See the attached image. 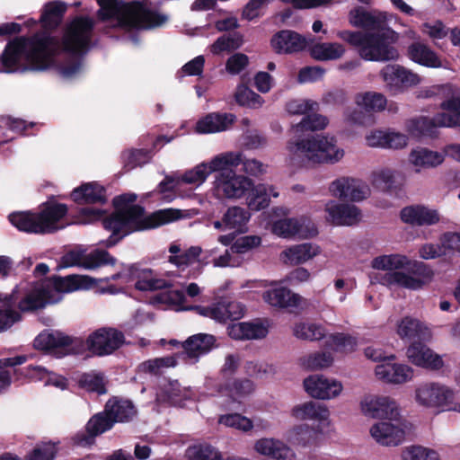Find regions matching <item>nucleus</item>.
Wrapping results in <instances>:
<instances>
[{
	"instance_id": "nucleus-1",
	"label": "nucleus",
	"mask_w": 460,
	"mask_h": 460,
	"mask_svg": "<svg viewBox=\"0 0 460 460\" xmlns=\"http://www.w3.org/2000/svg\"><path fill=\"white\" fill-rule=\"evenodd\" d=\"M94 21L85 16L75 17L66 28L59 40L46 32L36 33L26 39H17L6 45L1 64L4 72L41 71L54 63L55 57L67 53L73 60L60 67V74L71 78L81 71L80 56L91 46Z\"/></svg>"
},
{
	"instance_id": "nucleus-2",
	"label": "nucleus",
	"mask_w": 460,
	"mask_h": 460,
	"mask_svg": "<svg viewBox=\"0 0 460 460\" xmlns=\"http://www.w3.org/2000/svg\"><path fill=\"white\" fill-rule=\"evenodd\" d=\"M136 199L137 195L134 193L114 198L116 211L102 222L104 228L112 233L108 245L115 244L132 232L155 228L181 217V210L175 208L160 209L146 216L141 206L133 204Z\"/></svg>"
},
{
	"instance_id": "nucleus-3",
	"label": "nucleus",
	"mask_w": 460,
	"mask_h": 460,
	"mask_svg": "<svg viewBox=\"0 0 460 460\" xmlns=\"http://www.w3.org/2000/svg\"><path fill=\"white\" fill-rule=\"evenodd\" d=\"M98 18L113 22V27L126 31L148 30L167 22V16L153 12L146 2L127 3L119 0H97Z\"/></svg>"
},
{
	"instance_id": "nucleus-4",
	"label": "nucleus",
	"mask_w": 460,
	"mask_h": 460,
	"mask_svg": "<svg viewBox=\"0 0 460 460\" xmlns=\"http://www.w3.org/2000/svg\"><path fill=\"white\" fill-rule=\"evenodd\" d=\"M337 36L357 49L366 61L387 62L396 60L399 52L394 47L397 33L390 28L379 31H340Z\"/></svg>"
},
{
	"instance_id": "nucleus-5",
	"label": "nucleus",
	"mask_w": 460,
	"mask_h": 460,
	"mask_svg": "<svg viewBox=\"0 0 460 460\" xmlns=\"http://www.w3.org/2000/svg\"><path fill=\"white\" fill-rule=\"evenodd\" d=\"M287 150L290 161L300 166L334 164L344 156V150L337 146L335 137L315 135L304 139H289Z\"/></svg>"
},
{
	"instance_id": "nucleus-6",
	"label": "nucleus",
	"mask_w": 460,
	"mask_h": 460,
	"mask_svg": "<svg viewBox=\"0 0 460 460\" xmlns=\"http://www.w3.org/2000/svg\"><path fill=\"white\" fill-rule=\"evenodd\" d=\"M376 270H389L384 278L387 285H398L406 288H420L431 277V271L422 262L410 263L405 256L382 255L372 261Z\"/></svg>"
},
{
	"instance_id": "nucleus-7",
	"label": "nucleus",
	"mask_w": 460,
	"mask_h": 460,
	"mask_svg": "<svg viewBox=\"0 0 460 460\" xmlns=\"http://www.w3.org/2000/svg\"><path fill=\"white\" fill-rule=\"evenodd\" d=\"M95 284V279L86 275H68L58 278L54 287L40 285L26 294L19 302L21 312L34 311L47 304H54L61 299L60 292H73L77 289H88Z\"/></svg>"
},
{
	"instance_id": "nucleus-8",
	"label": "nucleus",
	"mask_w": 460,
	"mask_h": 460,
	"mask_svg": "<svg viewBox=\"0 0 460 460\" xmlns=\"http://www.w3.org/2000/svg\"><path fill=\"white\" fill-rule=\"evenodd\" d=\"M66 212V205L49 203L37 213H13L9 216V220L20 231L32 234H49L63 228V226H58V222Z\"/></svg>"
},
{
	"instance_id": "nucleus-9",
	"label": "nucleus",
	"mask_w": 460,
	"mask_h": 460,
	"mask_svg": "<svg viewBox=\"0 0 460 460\" xmlns=\"http://www.w3.org/2000/svg\"><path fill=\"white\" fill-rule=\"evenodd\" d=\"M414 400L422 408L444 411L451 409L455 393L441 383L425 382L416 386Z\"/></svg>"
},
{
	"instance_id": "nucleus-10",
	"label": "nucleus",
	"mask_w": 460,
	"mask_h": 460,
	"mask_svg": "<svg viewBox=\"0 0 460 460\" xmlns=\"http://www.w3.org/2000/svg\"><path fill=\"white\" fill-rule=\"evenodd\" d=\"M241 161V152L222 153L215 156L208 164H199L193 169L185 172L181 175V181L186 184L199 186L211 172L223 170L226 167L237 166Z\"/></svg>"
},
{
	"instance_id": "nucleus-11",
	"label": "nucleus",
	"mask_w": 460,
	"mask_h": 460,
	"mask_svg": "<svg viewBox=\"0 0 460 460\" xmlns=\"http://www.w3.org/2000/svg\"><path fill=\"white\" fill-rule=\"evenodd\" d=\"M116 259L107 251L95 249L87 252L85 249L75 248L61 258L60 268L80 267L84 270H95L105 265H114Z\"/></svg>"
},
{
	"instance_id": "nucleus-12",
	"label": "nucleus",
	"mask_w": 460,
	"mask_h": 460,
	"mask_svg": "<svg viewBox=\"0 0 460 460\" xmlns=\"http://www.w3.org/2000/svg\"><path fill=\"white\" fill-rule=\"evenodd\" d=\"M252 181L226 167L219 170L215 179V191L218 198L237 199L243 198L252 189Z\"/></svg>"
},
{
	"instance_id": "nucleus-13",
	"label": "nucleus",
	"mask_w": 460,
	"mask_h": 460,
	"mask_svg": "<svg viewBox=\"0 0 460 460\" xmlns=\"http://www.w3.org/2000/svg\"><path fill=\"white\" fill-rule=\"evenodd\" d=\"M410 429L409 422L403 418L378 421L370 428L373 439L383 447H396L404 441Z\"/></svg>"
},
{
	"instance_id": "nucleus-14",
	"label": "nucleus",
	"mask_w": 460,
	"mask_h": 460,
	"mask_svg": "<svg viewBox=\"0 0 460 460\" xmlns=\"http://www.w3.org/2000/svg\"><path fill=\"white\" fill-rule=\"evenodd\" d=\"M380 76L387 90L394 94L416 86L421 81L418 74L397 64L384 66L380 71Z\"/></svg>"
},
{
	"instance_id": "nucleus-15",
	"label": "nucleus",
	"mask_w": 460,
	"mask_h": 460,
	"mask_svg": "<svg viewBox=\"0 0 460 460\" xmlns=\"http://www.w3.org/2000/svg\"><path fill=\"white\" fill-rule=\"evenodd\" d=\"M124 341L121 332L113 328H100L88 336L85 345L93 354L105 356L118 349Z\"/></svg>"
},
{
	"instance_id": "nucleus-16",
	"label": "nucleus",
	"mask_w": 460,
	"mask_h": 460,
	"mask_svg": "<svg viewBox=\"0 0 460 460\" xmlns=\"http://www.w3.org/2000/svg\"><path fill=\"white\" fill-rule=\"evenodd\" d=\"M34 346L43 350L60 349L64 354L79 353V347H84L80 339H73L57 331L40 333L34 341Z\"/></svg>"
},
{
	"instance_id": "nucleus-17",
	"label": "nucleus",
	"mask_w": 460,
	"mask_h": 460,
	"mask_svg": "<svg viewBox=\"0 0 460 460\" xmlns=\"http://www.w3.org/2000/svg\"><path fill=\"white\" fill-rule=\"evenodd\" d=\"M361 411L374 419L394 420L402 418L397 402L388 396L370 395L361 402Z\"/></svg>"
},
{
	"instance_id": "nucleus-18",
	"label": "nucleus",
	"mask_w": 460,
	"mask_h": 460,
	"mask_svg": "<svg viewBox=\"0 0 460 460\" xmlns=\"http://www.w3.org/2000/svg\"><path fill=\"white\" fill-rule=\"evenodd\" d=\"M459 123L457 117L442 112L434 118L419 117L407 121L406 128L413 137L432 136L438 127H453Z\"/></svg>"
},
{
	"instance_id": "nucleus-19",
	"label": "nucleus",
	"mask_w": 460,
	"mask_h": 460,
	"mask_svg": "<svg viewBox=\"0 0 460 460\" xmlns=\"http://www.w3.org/2000/svg\"><path fill=\"white\" fill-rule=\"evenodd\" d=\"M331 193L341 199L360 201L369 195L368 186L358 179L341 177L330 185Z\"/></svg>"
},
{
	"instance_id": "nucleus-20",
	"label": "nucleus",
	"mask_w": 460,
	"mask_h": 460,
	"mask_svg": "<svg viewBox=\"0 0 460 460\" xmlns=\"http://www.w3.org/2000/svg\"><path fill=\"white\" fill-rule=\"evenodd\" d=\"M306 393L313 398L330 400L337 397L342 391L341 382L329 379L323 375H312L304 380Z\"/></svg>"
},
{
	"instance_id": "nucleus-21",
	"label": "nucleus",
	"mask_w": 460,
	"mask_h": 460,
	"mask_svg": "<svg viewBox=\"0 0 460 460\" xmlns=\"http://www.w3.org/2000/svg\"><path fill=\"white\" fill-rule=\"evenodd\" d=\"M313 40V36L305 37L294 31L283 30L272 37L270 43L278 54H291L305 49Z\"/></svg>"
},
{
	"instance_id": "nucleus-22",
	"label": "nucleus",
	"mask_w": 460,
	"mask_h": 460,
	"mask_svg": "<svg viewBox=\"0 0 460 460\" xmlns=\"http://www.w3.org/2000/svg\"><path fill=\"white\" fill-rule=\"evenodd\" d=\"M195 308L201 315L212 318L220 323H225L228 320H238L244 315L245 310L242 303L226 299L212 306Z\"/></svg>"
},
{
	"instance_id": "nucleus-23",
	"label": "nucleus",
	"mask_w": 460,
	"mask_h": 460,
	"mask_svg": "<svg viewBox=\"0 0 460 460\" xmlns=\"http://www.w3.org/2000/svg\"><path fill=\"white\" fill-rule=\"evenodd\" d=\"M170 255L167 258L169 263L179 269H184L194 263H199L200 272L201 269L208 263L200 258L202 249L200 246H190L183 249L180 243H172L168 247Z\"/></svg>"
},
{
	"instance_id": "nucleus-24",
	"label": "nucleus",
	"mask_w": 460,
	"mask_h": 460,
	"mask_svg": "<svg viewBox=\"0 0 460 460\" xmlns=\"http://www.w3.org/2000/svg\"><path fill=\"white\" fill-rule=\"evenodd\" d=\"M375 375L377 379L385 383L402 385L412 379L413 371L408 365L392 362L388 359L376 365Z\"/></svg>"
},
{
	"instance_id": "nucleus-25",
	"label": "nucleus",
	"mask_w": 460,
	"mask_h": 460,
	"mask_svg": "<svg viewBox=\"0 0 460 460\" xmlns=\"http://www.w3.org/2000/svg\"><path fill=\"white\" fill-rule=\"evenodd\" d=\"M114 425V420L110 414L102 412L93 415L87 422L85 431L77 433L75 436V442L82 447L93 444L95 437L111 429Z\"/></svg>"
},
{
	"instance_id": "nucleus-26",
	"label": "nucleus",
	"mask_w": 460,
	"mask_h": 460,
	"mask_svg": "<svg viewBox=\"0 0 460 460\" xmlns=\"http://www.w3.org/2000/svg\"><path fill=\"white\" fill-rule=\"evenodd\" d=\"M253 448L261 456L274 460H295L296 453L283 440L274 438H262L255 441Z\"/></svg>"
},
{
	"instance_id": "nucleus-27",
	"label": "nucleus",
	"mask_w": 460,
	"mask_h": 460,
	"mask_svg": "<svg viewBox=\"0 0 460 460\" xmlns=\"http://www.w3.org/2000/svg\"><path fill=\"white\" fill-rule=\"evenodd\" d=\"M407 357L412 364L421 367L438 370L443 367L441 357L420 341H414L409 346Z\"/></svg>"
},
{
	"instance_id": "nucleus-28",
	"label": "nucleus",
	"mask_w": 460,
	"mask_h": 460,
	"mask_svg": "<svg viewBox=\"0 0 460 460\" xmlns=\"http://www.w3.org/2000/svg\"><path fill=\"white\" fill-rule=\"evenodd\" d=\"M400 217L403 223L418 226L435 225L440 220L438 210L423 205L405 207L401 210Z\"/></svg>"
},
{
	"instance_id": "nucleus-29",
	"label": "nucleus",
	"mask_w": 460,
	"mask_h": 460,
	"mask_svg": "<svg viewBox=\"0 0 460 460\" xmlns=\"http://www.w3.org/2000/svg\"><path fill=\"white\" fill-rule=\"evenodd\" d=\"M325 210L329 215V220L337 226H353L362 218L360 210L353 204L331 201L326 204Z\"/></svg>"
},
{
	"instance_id": "nucleus-30",
	"label": "nucleus",
	"mask_w": 460,
	"mask_h": 460,
	"mask_svg": "<svg viewBox=\"0 0 460 460\" xmlns=\"http://www.w3.org/2000/svg\"><path fill=\"white\" fill-rule=\"evenodd\" d=\"M232 113L211 112L199 119L196 131L199 134H213L229 129L235 121Z\"/></svg>"
},
{
	"instance_id": "nucleus-31",
	"label": "nucleus",
	"mask_w": 460,
	"mask_h": 460,
	"mask_svg": "<svg viewBox=\"0 0 460 460\" xmlns=\"http://www.w3.org/2000/svg\"><path fill=\"white\" fill-rule=\"evenodd\" d=\"M227 332L234 340H259L267 336L269 329L261 321L242 322L228 326Z\"/></svg>"
},
{
	"instance_id": "nucleus-32",
	"label": "nucleus",
	"mask_w": 460,
	"mask_h": 460,
	"mask_svg": "<svg viewBox=\"0 0 460 460\" xmlns=\"http://www.w3.org/2000/svg\"><path fill=\"white\" fill-rule=\"evenodd\" d=\"M349 22L365 31H379L388 29L385 19L374 12L366 11L362 7L354 8L349 12Z\"/></svg>"
},
{
	"instance_id": "nucleus-33",
	"label": "nucleus",
	"mask_w": 460,
	"mask_h": 460,
	"mask_svg": "<svg viewBox=\"0 0 460 460\" xmlns=\"http://www.w3.org/2000/svg\"><path fill=\"white\" fill-rule=\"evenodd\" d=\"M216 345V338L211 334L198 333L189 337L182 344L188 358L196 362L198 358L208 353Z\"/></svg>"
},
{
	"instance_id": "nucleus-34",
	"label": "nucleus",
	"mask_w": 460,
	"mask_h": 460,
	"mask_svg": "<svg viewBox=\"0 0 460 460\" xmlns=\"http://www.w3.org/2000/svg\"><path fill=\"white\" fill-rule=\"evenodd\" d=\"M73 200L78 204H100L106 203V190L97 182H88L75 189L71 193Z\"/></svg>"
},
{
	"instance_id": "nucleus-35",
	"label": "nucleus",
	"mask_w": 460,
	"mask_h": 460,
	"mask_svg": "<svg viewBox=\"0 0 460 460\" xmlns=\"http://www.w3.org/2000/svg\"><path fill=\"white\" fill-rule=\"evenodd\" d=\"M263 300L278 308L297 307L302 297L283 287L268 289L262 294Z\"/></svg>"
},
{
	"instance_id": "nucleus-36",
	"label": "nucleus",
	"mask_w": 460,
	"mask_h": 460,
	"mask_svg": "<svg viewBox=\"0 0 460 460\" xmlns=\"http://www.w3.org/2000/svg\"><path fill=\"white\" fill-rule=\"evenodd\" d=\"M17 300L15 292L10 295L0 294V332H6L22 320L21 314L15 309Z\"/></svg>"
},
{
	"instance_id": "nucleus-37",
	"label": "nucleus",
	"mask_w": 460,
	"mask_h": 460,
	"mask_svg": "<svg viewBox=\"0 0 460 460\" xmlns=\"http://www.w3.org/2000/svg\"><path fill=\"white\" fill-rule=\"evenodd\" d=\"M291 414L297 420H309L320 423L327 422L330 417V411L324 404L312 401L296 405Z\"/></svg>"
},
{
	"instance_id": "nucleus-38",
	"label": "nucleus",
	"mask_w": 460,
	"mask_h": 460,
	"mask_svg": "<svg viewBox=\"0 0 460 460\" xmlns=\"http://www.w3.org/2000/svg\"><path fill=\"white\" fill-rule=\"evenodd\" d=\"M320 247L314 243H305L292 245L281 252L286 263L298 265L308 261L320 253Z\"/></svg>"
},
{
	"instance_id": "nucleus-39",
	"label": "nucleus",
	"mask_w": 460,
	"mask_h": 460,
	"mask_svg": "<svg viewBox=\"0 0 460 460\" xmlns=\"http://www.w3.org/2000/svg\"><path fill=\"white\" fill-rule=\"evenodd\" d=\"M407 55L411 60L428 67H440L441 61L438 55L425 43L414 41L409 45Z\"/></svg>"
},
{
	"instance_id": "nucleus-40",
	"label": "nucleus",
	"mask_w": 460,
	"mask_h": 460,
	"mask_svg": "<svg viewBox=\"0 0 460 460\" xmlns=\"http://www.w3.org/2000/svg\"><path fill=\"white\" fill-rule=\"evenodd\" d=\"M432 94H441L446 98L440 103V107L444 111L452 112L448 116L457 117L459 123L455 124L453 127L460 126V94L459 89L452 84H445L442 86L435 87L432 90Z\"/></svg>"
},
{
	"instance_id": "nucleus-41",
	"label": "nucleus",
	"mask_w": 460,
	"mask_h": 460,
	"mask_svg": "<svg viewBox=\"0 0 460 460\" xmlns=\"http://www.w3.org/2000/svg\"><path fill=\"white\" fill-rule=\"evenodd\" d=\"M444 160L445 156L443 154L422 147L413 149L409 155V161L417 168V172L421 168L437 167L441 164Z\"/></svg>"
},
{
	"instance_id": "nucleus-42",
	"label": "nucleus",
	"mask_w": 460,
	"mask_h": 460,
	"mask_svg": "<svg viewBox=\"0 0 460 460\" xmlns=\"http://www.w3.org/2000/svg\"><path fill=\"white\" fill-rule=\"evenodd\" d=\"M397 333L402 339L426 341L430 332L419 320L411 317L402 319L398 324Z\"/></svg>"
},
{
	"instance_id": "nucleus-43",
	"label": "nucleus",
	"mask_w": 460,
	"mask_h": 460,
	"mask_svg": "<svg viewBox=\"0 0 460 460\" xmlns=\"http://www.w3.org/2000/svg\"><path fill=\"white\" fill-rule=\"evenodd\" d=\"M358 108L371 114L384 111L387 105L386 97L377 92L358 93L354 97Z\"/></svg>"
},
{
	"instance_id": "nucleus-44",
	"label": "nucleus",
	"mask_w": 460,
	"mask_h": 460,
	"mask_svg": "<svg viewBox=\"0 0 460 460\" xmlns=\"http://www.w3.org/2000/svg\"><path fill=\"white\" fill-rule=\"evenodd\" d=\"M105 413L110 414L114 423L125 422L135 416L136 410L130 401L112 398L105 404Z\"/></svg>"
},
{
	"instance_id": "nucleus-45",
	"label": "nucleus",
	"mask_w": 460,
	"mask_h": 460,
	"mask_svg": "<svg viewBox=\"0 0 460 460\" xmlns=\"http://www.w3.org/2000/svg\"><path fill=\"white\" fill-rule=\"evenodd\" d=\"M285 438L288 443L297 447H308L314 444L316 432L307 424H299L289 429Z\"/></svg>"
},
{
	"instance_id": "nucleus-46",
	"label": "nucleus",
	"mask_w": 460,
	"mask_h": 460,
	"mask_svg": "<svg viewBox=\"0 0 460 460\" xmlns=\"http://www.w3.org/2000/svg\"><path fill=\"white\" fill-rule=\"evenodd\" d=\"M220 392H226L234 400L244 398L255 390V385L248 378H232L220 385Z\"/></svg>"
},
{
	"instance_id": "nucleus-47",
	"label": "nucleus",
	"mask_w": 460,
	"mask_h": 460,
	"mask_svg": "<svg viewBox=\"0 0 460 460\" xmlns=\"http://www.w3.org/2000/svg\"><path fill=\"white\" fill-rule=\"evenodd\" d=\"M308 46L312 58L320 61L335 60L345 53V48L340 43H315Z\"/></svg>"
},
{
	"instance_id": "nucleus-48",
	"label": "nucleus",
	"mask_w": 460,
	"mask_h": 460,
	"mask_svg": "<svg viewBox=\"0 0 460 460\" xmlns=\"http://www.w3.org/2000/svg\"><path fill=\"white\" fill-rule=\"evenodd\" d=\"M66 10V5L63 2L55 1L47 4L40 17L43 27L46 29L58 27L62 21Z\"/></svg>"
},
{
	"instance_id": "nucleus-49",
	"label": "nucleus",
	"mask_w": 460,
	"mask_h": 460,
	"mask_svg": "<svg viewBox=\"0 0 460 460\" xmlns=\"http://www.w3.org/2000/svg\"><path fill=\"white\" fill-rule=\"evenodd\" d=\"M304 222L296 218H284L274 222L272 232L284 238H291L296 235L304 237L305 234L303 231Z\"/></svg>"
},
{
	"instance_id": "nucleus-50",
	"label": "nucleus",
	"mask_w": 460,
	"mask_h": 460,
	"mask_svg": "<svg viewBox=\"0 0 460 460\" xmlns=\"http://www.w3.org/2000/svg\"><path fill=\"white\" fill-rule=\"evenodd\" d=\"M243 43V35L239 32L222 35L211 45L210 50L218 55L222 52H231L239 49Z\"/></svg>"
},
{
	"instance_id": "nucleus-51",
	"label": "nucleus",
	"mask_w": 460,
	"mask_h": 460,
	"mask_svg": "<svg viewBox=\"0 0 460 460\" xmlns=\"http://www.w3.org/2000/svg\"><path fill=\"white\" fill-rule=\"evenodd\" d=\"M247 205L251 210L259 211L266 208L270 205V194L268 187L265 184H252L248 191Z\"/></svg>"
},
{
	"instance_id": "nucleus-52",
	"label": "nucleus",
	"mask_w": 460,
	"mask_h": 460,
	"mask_svg": "<svg viewBox=\"0 0 460 460\" xmlns=\"http://www.w3.org/2000/svg\"><path fill=\"white\" fill-rule=\"evenodd\" d=\"M250 218L249 212L241 207H232L223 217V223L229 229L242 230Z\"/></svg>"
},
{
	"instance_id": "nucleus-53",
	"label": "nucleus",
	"mask_w": 460,
	"mask_h": 460,
	"mask_svg": "<svg viewBox=\"0 0 460 460\" xmlns=\"http://www.w3.org/2000/svg\"><path fill=\"white\" fill-rule=\"evenodd\" d=\"M185 456L188 460H221L217 449L208 444H199L189 447Z\"/></svg>"
},
{
	"instance_id": "nucleus-54",
	"label": "nucleus",
	"mask_w": 460,
	"mask_h": 460,
	"mask_svg": "<svg viewBox=\"0 0 460 460\" xmlns=\"http://www.w3.org/2000/svg\"><path fill=\"white\" fill-rule=\"evenodd\" d=\"M24 376L28 378L44 381L45 385H53L55 386H63L64 381L54 374L49 373L46 368L40 366L30 365L24 369Z\"/></svg>"
},
{
	"instance_id": "nucleus-55",
	"label": "nucleus",
	"mask_w": 460,
	"mask_h": 460,
	"mask_svg": "<svg viewBox=\"0 0 460 460\" xmlns=\"http://www.w3.org/2000/svg\"><path fill=\"white\" fill-rule=\"evenodd\" d=\"M26 360V356H16L0 359V394L4 392L12 383V375L7 367L22 365Z\"/></svg>"
},
{
	"instance_id": "nucleus-56",
	"label": "nucleus",
	"mask_w": 460,
	"mask_h": 460,
	"mask_svg": "<svg viewBox=\"0 0 460 460\" xmlns=\"http://www.w3.org/2000/svg\"><path fill=\"white\" fill-rule=\"evenodd\" d=\"M328 123L329 119L327 117L322 114L313 113L305 116L299 123L293 126L292 129L296 132L317 131L324 129Z\"/></svg>"
},
{
	"instance_id": "nucleus-57",
	"label": "nucleus",
	"mask_w": 460,
	"mask_h": 460,
	"mask_svg": "<svg viewBox=\"0 0 460 460\" xmlns=\"http://www.w3.org/2000/svg\"><path fill=\"white\" fill-rule=\"evenodd\" d=\"M333 358L329 352H315L300 358L301 365L309 370H318L330 367Z\"/></svg>"
},
{
	"instance_id": "nucleus-58",
	"label": "nucleus",
	"mask_w": 460,
	"mask_h": 460,
	"mask_svg": "<svg viewBox=\"0 0 460 460\" xmlns=\"http://www.w3.org/2000/svg\"><path fill=\"white\" fill-rule=\"evenodd\" d=\"M184 398H187V392L181 387L177 381H174L165 385L161 393L157 394L156 399L158 402H167L176 405Z\"/></svg>"
},
{
	"instance_id": "nucleus-59",
	"label": "nucleus",
	"mask_w": 460,
	"mask_h": 460,
	"mask_svg": "<svg viewBox=\"0 0 460 460\" xmlns=\"http://www.w3.org/2000/svg\"><path fill=\"white\" fill-rule=\"evenodd\" d=\"M402 460H441L439 454L429 447L411 446L403 449Z\"/></svg>"
},
{
	"instance_id": "nucleus-60",
	"label": "nucleus",
	"mask_w": 460,
	"mask_h": 460,
	"mask_svg": "<svg viewBox=\"0 0 460 460\" xmlns=\"http://www.w3.org/2000/svg\"><path fill=\"white\" fill-rule=\"evenodd\" d=\"M293 333L296 338L306 341H317L324 337L322 326L309 323L296 324L293 329Z\"/></svg>"
},
{
	"instance_id": "nucleus-61",
	"label": "nucleus",
	"mask_w": 460,
	"mask_h": 460,
	"mask_svg": "<svg viewBox=\"0 0 460 460\" xmlns=\"http://www.w3.org/2000/svg\"><path fill=\"white\" fill-rule=\"evenodd\" d=\"M176 363L173 357L168 356L146 360L140 365V368L145 373L158 376L163 373L164 368L175 367Z\"/></svg>"
},
{
	"instance_id": "nucleus-62",
	"label": "nucleus",
	"mask_w": 460,
	"mask_h": 460,
	"mask_svg": "<svg viewBox=\"0 0 460 460\" xmlns=\"http://www.w3.org/2000/svg\"><path fill=\"white\" fill-rule=\"evenodd\" d=\"M235 100L240 105L252 109L260 108L264 102L261 95L254 93L245 85H240L237 87Z\"/></svg>"
},
{
	"instance_id": "nucleus-63",
	"label": "nucleus",
	"mask_w": 460,
	"mask_h": 460,
	"mask_svg": "<svg viewBox=\"0 0 460 460\" xmlns=\"http://www.w3.org/2000/svg\"><path fill=\"white\" fill-rule=\"evenodd\" d=\"M80 386L99 394H106L104 376L101 373H85L79 380Z\"/></svg>"
},
{
	"instance_id": "nucleus-64",
	"label": "nucleus",
	"mask_w": 460,
	"mask_h": 460,
	"mask_svg": "<svg viewBox=\"0 0 460 460\" xmlns=\"http://www.w3.org/2000/svg\"><path fill=\"white\" fill-rule=\"evenodd\" d=\"M326 343L332 349L341 352H351L357 347L356 339L343 333L330 335Z\"/></svg>"
}]
</instances>
